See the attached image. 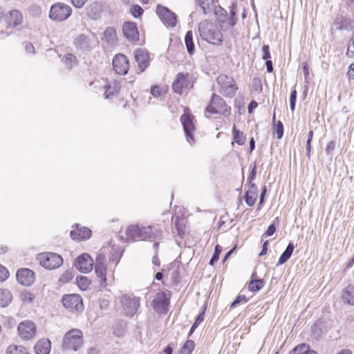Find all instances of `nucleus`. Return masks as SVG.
I'll use <instances>...</instances> for the list:
<instances>
[{"label": "nucleus", "mask_w": 354, "mask_h": 354, "mask_svg": "<svg viewBox=\"0 0 354 354\" xmlns=\"http://www.w3.org/2000/svg\"><path fill=\"white\" fill-rule=\"evenodd\" d=\"M198 30L201 37L208 43L218 45L223 41V35L218 28L208 21L201 22Z\"/></svg>", "instance_id": "nucleus-1"}, {"label": "nucleus", "mask_w": 354, "mask_h": 354, "mask_svg": "<svg viewBox=\"0 0 354 354\" xmlns=\"http://www.w3.org/2000/svg\"><path fill=\"white\" fill-rule=\"evenodd\" d=\"M83 345V333L77 328L66 332L63 337L62 347L64 350L77 351Z\"/></svg>", "instance_id": "nucleus-2"}, {"label": "nucleus", "mask_w": 354, "mask_h": 354, "mask_svg": "<svg viewBox=\"0 0 354 354\" xmlns=\"http://www.w3.org/2000/svg\"><path fill=\"white\" fill-rule=\"evenodd\" d=\"M72 13V8L70 6L57 2L51 6L49 17L53 21H64L66 20Z\"/></svg>", "instance_id": "nucleus-3"}, {"label": "nucleus", "mask_w": 354, "mask_h": 354, "mask_svg": "<svg viewBox=\"0 0 354 354\" xmlns=\"http://www.w3.org/2000/svg\"><path fill=\"white\" fill-rule=\"evenodd\" d=\"M218 91L223 95L232 97L237 90L235 82L232 77L220 75L216 80Z\"/></svg>", "instance_id": "nucleus-4"}, {"label": "nucleus", "mask_w": 354, "mask_h": 354, "mask_svg": "<svg viewBox=\"0 0 354 354\" xmlns=\"http://www.w3.org/2000/svg\"><path fill=\"white\" fill-rule=\"evenodd\" d=\"M37 260L42 267L48 270L57 268L63 263L62 257L53 252L40 253L37 255Z\"/></svg>", "instance_id": "nucleus-5"}, {"label": "nucleus", "mask_w": 354, "mask_h": 354, "mask_svg": "<svg viewBox=\"0 0 354 354\" xmlns=\"http://www.w3.org/2000/svg\"><path fill=\"white\" fill-rule=\"evenodd\" d=\"M206 111L212 114L218 113L227 116L230 113V108L219 95L213 94L211 102L206 108Z\"/></svg>", "instance_id": "nucleus-6"}, {"label": "nucleus", "mask_w": 354, "mask_h": 354, "mask_svg": "<svg viewBox=\"0 0 354 354\" xmlns=\"http://www.w3.org/2000/svg\"><path fill=\"white\" fill-rule=\"evenodd\" d=\"M63 306L70 312H81L84 309L82 297L77 294L66 295L62 298Z\"/></svg>", "instance_id": "nucleus-7"}, {"label": "nucleus", "mask_w": 354, "mask_h": 354, "mask_svg": "<svg viewBox=\"0 0 354 354\" xmlns=\"http://www.w3.org/2000/svg\"><path fill=\"white\" fill-rule=\"evenodd\" d=\"M192 87V82L188 74L178 73L173 82L172 88L175 93L182 94Z\"/></svg>", "instance_id": "nucleus-8"}, {"label": "nucleus", "mask_w": 354, "mask_h": 354, "mask_svg": "<svg viewBox=\"0 0 354 354\" xmlns=\"http://www.w3.org/2000/svg\"><path fill=\"white\" fill-rule=\"evenodd\" d=\"M123 310L128 316H133L140 306V300L132 295H123L120 298Z\"/></svg>", "instance_id": "nucleus-9"}, {"label": "nucleus", "mask_w": 354, "mask_h": 354, "mask_svg": "<svg viewBox=\"0 0 354 354\" xmlns=\"http://www.w3.org/2000/svg\"><path fill=\"white\" fill-rule=\"evenodd\" d=\"M194 117L189 113H185L180 118V121L189 144L194 142L193 132L195 131Z\"/></svg>", "instance_id": "nucleus-10"}, {"label": "nucleus", "mask_w": 354, "mask_h": 354, "mask_svg": "<svg viewBox=\"0 0 354 354\" xmlns=\"http://www.w3.org/2000/svg\"><path fill=\"white\" fill-rule=\"evenodd\" d=\"M156 13L163 24L169 27L176 26L177 19L176 15L167 8L158 5L156 8Z\"/></svg>", "instance_id": "nucleus-11"}, {"label": "nucleus", "mask_w": 354, "mask_h": 354, "mask_svg": "<svg viewBox=\"0 0 354 354\" xmlns=\"http://www.w3.org/2000/svg\"><path fill=\"white\" fill-rule=\"evenodd\" d=\"M169 303L166 293L160 290L156 294L152 301V306L156 312L158 313H166Z\"/></svg>", "instance_id": "nucleus-12"}, {"label": "nucleus", "mask_w": 354, "mask_h": 354, "mask_svg": "<svg viewBox=\"0 0 354 354\" xmlns=\"http://www.w3.org/2000/svg\"><path fill=\"white\" fill-rule=\"evenodd\" d=\"M19 336L24 339H30L35 337L36 328L35 324L29 320L21 322L18 326Z\"/></svg>", "instance_id": "nucleus-13"}, {"label": "nucleus", "mask_w": 354, "mask_h": 354, "mask_svg": "<svg viewBox=\"0 0 354 354\" xmlns=\"http://www.w3.org/2000/svg\"><path fill=\"white\" fill-rule=\"evenodd\" d=\"M113 67L118 74L125 75L129 68V61L124 55L117 54L113 59Z\"/></svg>", "instance_id": "nucleus-14"}, {"label": "nucleus", "mask_w": 354, "mask_h": 354, "mask_svg": "<svg viewBox=\"0 0 354 354\" xmlns=\"http://www.w3.org/2000/svg\"><path fill=\"white\" fill-rule=\"evenodd\" d=\"M93 266V259L86 253L79 256L75 261L76 268L83 273H88L92 270Z\"/></svg>", "instance_id": "nucleus-15"}, {"label": "nucleus", "mask_w": 354, "mask_h": 354, "mask_svg": "<svg viewBox=\"0 0 354 354\" xmlns=\"http://www.w3.org/2000/svg\"><path fill=\"white\" fill-rule=\"evenodd\" d=\"M144 230L145 226L131 225L126 230V235L128 239L132 241L146 240V233Z\"/></svg>", "instance_id": "nucleus-16"}, {"label": "nucleus", "mask_w": 354, "mask_h": 354, "mask_svg": "<svg viewBox=\"0 0 354 354\" xmlns=\"http://www.w3.org/2000/svg\"><path fill=\"white\" fill-rule=\"evenodd\" d=\"M16 277L17 281L24 286L32 285L35 279V273L28 268L19 269L17 272Z\"/></svg>", "instance_id": "nucleus-17"}, {"label": "nucleus", "mask_w": 354, "mask_h": 354, "mask_svg": "<svg viewBox=\"0 0 354 354\" xmlns=\"http://www.w3.org/2000/svg\"><path fill=\"white\" fill-rule=\"evenodd\" d=\"M124 36L131 41H136L138 39V32L136 24L133 22L127 21L122 27Z\"/></svg>", "instance_id": "nucleus-18"}, {"label": "nucleus", "mask_w": 354, "mask_h": 354, "mask_svg": "<svg viewBox=\"0 0 354 354\" xmlns=\"http://www.w3.org/2000/svg\"><path fill=\"white\" fill-rule=\"evenodd\" d=\"M91 231L87 227H77L71 232V237L73 240L83 241L90 238Z\"/></svg>", "instance_id": "nucleus-19"}, {"label": "nucleus", "mask_w": 354, "mask_h": 354, "mask_svg": "<svg viewBox=\"0 0 354 354\" xmlns=\"http://www.w3.org/2000/svg\"><path fill=\"white\" fill-rule=\"evenodd\" d=\"M6 20L9 27H16L21 24L23 17L19 10H14L6 16Z\"/></svg>", "instance_id": "nucleus-20"}, {"label": "nucleus", "mask_w": 354, "mask_h": 354, "mask_svg": "<svg viewBox=\"0 0 354 354\" xmlns=\"http://www.w3.org/2000/svg\"><path fill=\"white\" fill-rule=\"evenodd\" d=\"M134 57L139 69L142 72L145 69L149 60L148 54L142 49H138L134 53Z\"/></svg>", "instance_id": "nucleus-21"}, {"label": "nucleus", "mask_w": 354, "mask_h": 354, "mask_svg": "<svg viewBox=\"0 0 354 354\" xmlns=\"http://www.w3.org/2000/svg\"><path fill=\"white\" fill-rule=\"evenodd\" d=\"M50 349L51 343L48 339L39 340L35 346V354H49Z\"/></svg>", "instance_id": "nucleus-22"}, {"label": "nucleus", "mask_w": 354, "mask_h": 354, "mask_svg": "<svg viewBox=\"0 0 354 354\" xmlns=\"http://www.w3.org/2000/svg\"><path fill=\"white\" fill-rule=\"evenodd\" d=\"M341 298L344 304L354 305V286L346 287L342 292Z\"/></svg>", "instance_id": "nucleus-23"}, {"label": "nucleus", "mask_w": 354, "mask_h": 354, "mask_svg": "<svg viewBox=\"0 0 354 354\" xmlns=\"http://www.w3.org/2000/svg\"><path fill=\"white\" fill-rule=\"evenodd\" d=\"M236 4L233 3L232 5L231 9H230L231 17L228 19L227 22H225L224 21H221V28L223 30H227L229 28L233 27L236 24V20L234 18V16L236 15Z\"/></svg>", "instance_id": "nucleus-24"}, {"label": "nucleus", "mask_w": 354, "mask_h": 354, "mask_svg": "<svg viewBox=\"0 0 354 354\" xmlns=\"http://www.w3.org/2000/svg\"><path fill=\"white\" fill-rule=\"evenodd\" d=\"M289 354H317L316 351L310 349V346L307 344H302L297 345L292 350H291Z\"/></svg>", "instance_id": "nucleus-25"}, {"label": "nucleus", "mask_w": 354, "mask_h": 354, "mask_svg": "<svg viewBox=\"0 0 354 354\" xmlns=\"http://www.w3.org/2000/svg\"><path fill=\"white\" fill-rule=\"evenodd\" d=\"M257 187L254 185H252V189L248 190L245 193V203L250 207L254 205L257 198Z\"/></svg>", "instance_id": "nucleus-26"}, {"label": "nucleus", "mask_w": 354, "mask_h": 354, "mask_svg": "<svg viewBox=\"0 0 354 354\" xmlns=\"http://www.w3.org/2000/svg\"><path fill=\"white\" fill-rule=\"evenodd\" d=\"M12 296L8 289H0V307L7 306L12 301Z\"/></svg>", "instance_id": "nucleus-27"}, {"label": "nucleus", "mask_w": 354, "mask_h": 354, "mask_svg": "<svg viewBox=\"0 0 354 354\" xmlns=\"http://www.w3.org/2000/svg\"><path fill=\"white\" fill-rule=\"evenodd\" d=\"M144 232L146 233V239L158 238L162 234V231L154 225L145 227Z\"/></svg>", "instance_id": "nucleus-28"}, {"label": "nucleus", "mask_w": 354, "mask_h": 354, "mask_svg": "<svg viewBox=\"0 0 354 354\" xmlns=\"http://www.w3.org/2000/svg\"><path fill=\"white\" fill-rule=\"evenodd\" d=\"M294 248L295 246L293 243H290L288 245L286 250L280 256L277 265H282L284 263H286L290 258L293 252Z\"/></svg>", "instance_id": "nucleus-29"}, {"label": "nucleus", "mask_w": 354, "mask_h": 354, "mask_svg": "<svg viewBox=\"0 0 354 354\" xmlns=\"http://www.w3.org/2000/svg\"><path fill=\"white\" fill-rule=\"evenodd\" d=\"M196 2L201 8L205 15L209 14L213 10V0H196Z\"/></svg>", "instance_id": "nucleus-30"}, {"label": "nucleus", "mask_w": 354, "mask_h": 354, "mask_svg": "<svg viewBox=\"0 0 354 354\" xmlns=\"http://www.w3.org/2000/svg\"><path fill=\"white\" fill-rule=\"evenodd\" d=\"M185 42L187 49L188 53L190 55H192L194 52V44L193 41V32L189 30L187 32L185 37Z\"/></svg>", "instance_id": "nucleus-31"}, {"label": "nucleus", "mask_w": 354, "mask_h": 354, "mask_svg": "<svg viewBox=\"0 0 354 354\" xmlns=\"http://www.w3.org/2000/svg\"><path fill=\"white\" fill-rule=\"evenodd\" d=\"M104 35L106 41L110 44H114L117 41L116 32L112 28H106L104 31Z\"/></svg>", "instance_id": "nucleus-32"}, {"label": "nucleus", "mask_w": 354, "mask_h": 354, "mask_svg": "<svg viewBox=\"0 0 354 354\" xmlns=\"http://www.w3.org/2000/svg\"><path fill=\"white\" fill-rule=\"evenodd\" d=\"M232 132L234 141L239 145H243L246 140L245 134L243 132L237 130L235 128V126L233 127Z\"/></svg>", "instance_id": "nucleus-33"}, {"label": "nucleus", "mask_w": 354, "mask_h": 354, "mask_svg": "<svg viewBox=\"0 0 354 354\" xmlns=\"http://www.w3.org/2000/svg\"><path fill=\"white\" fill-rule=\"evenodd\" d=\"M6 354H30L27 349L23 346L11 345L8 347Z\"/></svg>", "instance_id": "nucleus-34"}, {"label": "nucleus", "mask_w": 354, "mask_h": 354, "mask_svg": "<svg viewBox=\"0 0 354 354\" xmlns=\"http://www.w3.org/2000/svg\"><path fill=\"white\" fill-rule=\"evenodd\" d=\"M19 298L23 304H29L32 303L33 300L35 299V296L32 293L24 290L20 293Z\"/></svg>", "instance_id": "nucleus-35"}, {"label": "nucleus", "mask_w": 354, "mask_h": 354, "mask_svg": "<svg viewBox=\"0 0 354 354\" xmlns=\"http://www.w3.org/2000/svg\"><path fill=\"white\" fill-rule=\"evenodd\" d=\"M95 272L99 278H100L102 283H106V266H95Z\"/></svg>", "instance_id": "nucleus-36"}, {"label": "nucleus", "mask_w": 354, "mask_h": 354, "mask_svg": "<svg viewBox=\"0 0 354 354\" xmlns=\"http://www.w3.org/2000/svg\"><path fill=\"white\" fill-rule=\"evenodd\" d=\"M263 286V281L261 279L252 280L248 284V289L252 292L261 290Z\"/></svg>", "instance_id": "nucleus-37"}, {"label": "nucleus", "mask_w": 354, "mask_h": 354, "mask_svg": "<svg viewBox=\"0 0 354 354\" xmlns=\"http://www.w3.org/2000/svg\"><path fill=\"white\" fill-rule=\"evenodd\" d=\"M75 45L77 48H86L88 46V39L86 36L81 35L75 40Z\"/></svg>", "instance_id": "nucleus-38"}, {"label": "nucleus", "mask_w": 354, "mask_h": 354, "mask_svg": "<svg viewBox=\"0 0 354 354\" xmlns=\"http://www.w3.org/2000/svg\"><path fill=\"white\" fill-rule=\"evenodd\" d=\"M194 346V342L192 340H187L181 348L180 354H191Z\"/></svg>", "instance_id": "nucleus-39"}, {"label": "nucleus", "mask_w": 354, "mask_h": 354, "mask_svg": "<svg viewBox=\"0 0 354 354\" xmlns=\"http://www.w3.org/2000/svg\"><path fill=\"white\" fill-rule=\"evenodd\" d=\"M64 62L67 68H71L76 64V58L72 54H66L64 57Z\"/></svg>", "instance_id": "nucleus-40"}, {"label": "nucleus", "mask_w": 354, "mask_h": 354, "mask_svg": "<svg viewBox=\"0 0 354 354\" xmlns=\"http://www.w3.org/2000/svg\"><path fill=\"white\" fill-rule=\"evenodd\" d=\"M119 88V85L116 82H114L113 85H109L104 92L105 98H109L111 95H113L115 92H118Z\"/></svg>", "instance_id": "nucleus-41"}, {"label": "nucleus", "mask_w": 354, "mask_h": 354, "mask_svg": "<svg viewBox=\"0 0 354 354\" xmlns=\"http://www.w3.org/2000/svg\"><path fill=\"white\" fill-rule=\"evenodd\" d=\"M221 252V248L220 245H216L214 249V254L210 259L209 264L213 266L214 263L218 260L219 254Z\"/></svg>", "instance_id": "nucleus-42"}, {"label": "nucleus", "mask_w": 354, "mask_h": 354, "mask_svg": "<svg viewBox=\"0 0 354 354\" xmlns=\"http://www.w3.org/2000/svg\"><path fill=\"white\" fill-rule=\"evenodd\" d=\"M204 316H205V313L204 311H203L202 313H201L196 318V320L194 322V323L193 324L192 328H191V330H190V333H192L198 326V325L203 321L204 319Z\"/></svg>", "instance_id": "nucleus-43"}, {"label": "nucleus", "mask_w": 354, "mask_h": 354, "mask_svg": "<svg viewBox=\"0 0 354 354\" xmlns=\"http://www.w3.org/2000/svg\"><path fill=\"white\" fill-rule=\"evenodd\" d=\"M346 55L349 57H354V34L353 35L351 39L349 40Z\"/></svg>", "instance_id": "nucleus-44"}, {"label": "nucleus", "mask_w": 354, "mask_h": 354, "mask_svg": "<svg viewBox=\"0 0 354 354\" xmlns=\"http://www.w3.org/2000/svg\"><path fill=\"white\" fill-rule=\"evenodd\" d=\"M274 131L278 139H281L283 133V127L281 122L279 121L274 127Z\"/></svg>", "instance_id": "nucleus-45"}, {"label": "nucleus", "mask_w": 354, "mask_h": 354, "mask_svg": "<svg viewBox=\"0 0 354 354\" xmlns=\"http://www.w3.org/2000/svg\"><path fill=\"white\" fill-rule=\"evenodd\" d=\"M296 99H297V91L294 89L292 91L290 96V106L292 111H294L295 107V103H296Z\"/></svg>", "instance_id": "nucleus-46"}, {"label": "nucleus", "mask_w": 354, "mask_h": 354, "mask_svg": "<svg viewBox=\"0 0 354 354\" xmlns=\"http://www.w3.org/2000/svg\"><path fill=\"white\" fill-rule=\"evenodd\" d=\"M131 12L133 17H138L142 14L143 10L140 6L136 5L131 8Z\"/></svg>", "instance_id": "nucleus-47"}, {"label": "nucleus", "mask_w": 354, "mask_h": 354, "mask_svg": "<svg viewBox=\"0 0 354 354\" xmlns=\"http://www.w3.org/2000/svg\"><path fill=\"white\" fill-rule=\"evenodd\" d=\"M247 301L246 297L245 295H238L235 300L232 303L231 307H236L241 303H245Z\"/></svg>", "instance_id": "nucleus-48"}, {"label": "nucleus", "mask_w": 354, "mask_h": 354, "mask_svg": "<svg viewBox=\"0 0 354 354\" xmlns=\"http://www.w3.org/2000/svg\"><path fill=\"white\" fill-rule=\"evenodd\" d=\"M261 51H262V58L266 61L270 60V54L269 46L268 45H263L262 46Z\"/></svg>", "instance_id": "nucleus-49"}, {"label": "nucleus", "mask_w": 354, "mask_h": 354, "mask_svg": "<svg viewBox=\"0 0 354 354\" xmlns=\"http://www.w3.org/2000/svg\"><path fill=\"white\" fill-rule=\"evenodd\" d=\"M174 225L179 234L183 232V220L179 216L175 218Z\"/></svg>", "instance_id": "nucleus-50"}, {"label": "nucleus", "mask_w": 354, "mask_h": 354, "mask_svg": "<svg viewBox=\"0 0 354 354\" xmlns=\"http://www.w3.org/2000/svg\"><path fill=\"white\" fill-rule=\"evenodd\" d=\"M9 277V272L7 269L0 265V281H3Z\"/></svg>", "instance_id": "nucleus-51"}, {"label": "nucleus", "mask_w": 354, "mask_h": 354, "mask_svg": "<svg viewBox=\"0 0 354 354\" xmlns=\"http://www.w3.org/2000/svg\"><path fill=\"white\" fill-rule=\"evenodd\" d=\"M95 261V266H106V259L102 254H99L97 256Z\"/></svg>", "instance_id": "nucleus-52"}, {"label": "nucleus", "mask_w": 354, "mask_h": 354, "mask_svg": "<svg viewBox=\"0 0 354 354\" xmlns=\"http://www.w3.org/2000/svg\"><path fill=\"white\" fill-rule=\"evenodd\" d=\"M275 231H276L275 225L274 224H271L270 225H269L267 231L265 232L263 236H270L275 232Z\"/></svg>", "instance_id": "nucleus-53"}, {"label": "nucleus", "mask_w": 354, "mask_h": 354, "mask_svg": "<svg viewBox=\"0 0 354 354\" xmlns=\"http://www.w3.org/2000/svg\"><path fill=\"white\" fill-rule=\"evenodd\" d=\"M86 1L87 0H71L72 4L77 8H82Z\"/></svg>", "instance_id": "nucleus-54"}, {"label": "nucleus", "mask_w": 354, "mask_h": 354, "mask_svg": "<svg viewBox=\"0 0 354 354\" xmlns=\"http://www.w3.org/2000/svg\"><path fill=\"white\" fill-rule=\"evenodd\" d=\"M151 93L154 97H158L160 95L161 93L160 88L156 86H152L151 88Z\"/></svg>", "instance_id": "nucleus-55"}, {"label": "nucleus", "mask_w": 354, "mask_h": 354, "mask_svg": "<svg viewBox=\"0 0 354 354\" xmlns=\"http://www.w3.org/2000/svg\"><path fill=\"white\" fill-rule=\"evenodd\" d=\"M335 143L334 141L329 142L326 147V153H330L331 151H333L335 149Z\"/></svg>", "instance_id": "nucleus-56"}, {"label": "nucleus", "mask_w": 354, "mask_h": 354, "mask_svg": "<svg viewBox=\"0 0 354 354\" xmlns=\"http://www.w3.org/2000/svg\"><path fill=\"white\" fill-rule=\"evenodd\" d=\"M347 75L350 79H354V63L350 65Z\"/></svg>", "instance_id": "nucleus-57"}, {"label": "nucleus", "mask_w": 354, "mask_h": 354, "mask_svg": "<svg viewBox=\"0 0 354 354\" xmlns=\"http://www.w3.org/2000/svg\"><path fill=\"white\" fill-rule=\"evenodd\" d=\"M268 241H266L264 243H263V248H262V250H261V252L259 253V256H262V255H264L267 253V250H268Z\"/></svg>", "instance_id": "nucleus-58"}, {"label": "nucleus", "mask_w": 354, "mask_h": 354, "mask_svg": "<svg viewBox=\"0 0 354 354\" xmlns=\"http://www.w3.org/2000/svg\"><path fill=\"white\" fill-rule=\"evenodd\" d=\"M35 48L31 44H26V50L28 53H34Z\"/></svg>", "instance_id": "nucleus-59"}, {"label": "nucleus", "mask_w": 354, "mask_h": 354, "mask_svg": "<svg viewBox=\"0 0 354 354\" xmlns=\"http://www.w3.org/2000/svg\"><path fill=\"white\" fill-rule=\"evenodd\" d=\"M257 106H258L257 102H256L254 101L251 102L248 106V111L250 113H251L254 109H256L257 107Z\"/></svg>", "instance_id": "nucleus-60"}, {"label": "nucleus", "mask_w": 354, "mask_h": 354, "mask_svg": "<svg viewBox=\"0 0 354 354\" xmlns=\"http://www.w3.org/2000/svg\"><path fill=\"white\" fill-rule=\"evenodd\" d=\"M266 69H267L268 72L271 73L273 71L272 62L270 60H267L266 62Z\"/></svg>", "instance_id": "nucleus-61"}, {"label": "nucleus", "mask_w": 354, "mask_h": 354, "mask_svg": "<svg viewBox=\"0 0 354 354\" xmlns=\"http://www.w3.org/2000/svg\"><path fill=\"white\" fill-rule=\"evenodd\" d=\"M303 71H304V76L306 78H307V76L309 73V71H308V64H304L303 65Z\"/></svg>", "instance_id": "nucleus-62"}, {"label": "nucleus", "mask_w": 354, "mask_h": 354, "mask_svg": "<svg viewBox=\"0 0 354 354\" xmlns=\"http://www.w3.org/2000/svg\"><path fill=\"white\" fill-rule=\"evenodd\" d=\"M86 282H87V279L85 277H81L80 281H78L79 285L82 286L86 285Z\"/></svg>", "instance_id": "nucleus-63"}, {"label": "nucleus", "mask_w": 354, "mask_h": 354, "mask_svg": "<svg viewBox=\"0 0 354 354\" xmlns=\"http://www.w3.org/2000/svg\"><path fill=\"white\" fill-rule=\"evenodd\" d=\"M173 350L170 346H167L164 351V354H172Z\"/></svg>", "instance_id": "nucleus-64"}]
</instances>
